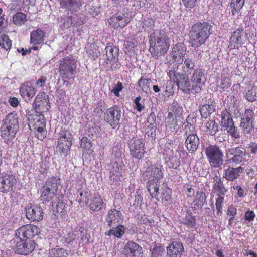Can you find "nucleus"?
Masks as SVG:
<instances>
[{"mask_svg": "<svg viewBox=\"0 0 257 257\" xmlns=\"http://www.w3.org/2000/svg\"><path fill=\"white\" fill-rule=\"evenodd\" d=\"M149 44V51L152 56L156 58L166 54L170 46L168 36L161 30H156L151 34Z\"/></svg>", "mask_w": 257, "mask_h": 257, "instance_id": "nucleus-1", "label": "nucleus"}, {"mask_svg": "<svg viewBox=\"0 0 257 257\" xmlns=\"http://www.w3.org/2000/svg\"><path fill=\"white\" fill-rule=\"evenodd\" d=\"M212 26L207 22H198L193 25L189 32L191 46L197 48L205 43L211 34Z\"/></svg>", "mask_w": 257, "mask_h": 257, "instance_id": "nucleus-2", "label": "nucleus"}, {"mask_svg": "<svg viewBox=\"0 0 257 257\" xmlns=\"http://www.w3.org/2000/svg\"><path fill=\"white\" fill-rule=\"evenodd\" d=\"M18 116L16 113H10L3 120L1 126V136L8 141L12 139L19 130Z\"/></svg>", "mask_w": 257, "mask_h": 257, "instance_id": "nucleus-3", "label": "nucleus"}, {"mask_svg": "<svg viewBox=\"0 0 257 257\" xmlns=\"http://www.w3.org/2000/svg\"><path fill=\"white\" fill-rule=\"evenodd\" d=\"M59 75L62 79L74 80L77 73V62L72 56L65 57L59 60Z\"/></svg>", "mask_w": 257, "mask_h": 257, "instance_id": "nucleus-4", "label": "nucleus"}, {"mask_svg": "<svg viewBox=\"0 0 257 257\" xmlns=\"http://www.w3.org/2000/svg\"><path fill=\"white\" fill-rule=\"evenodd\" d=\"M187 75L177 73L174 70H170L168 73L170 80L175 83L180 89L187 94L193 93L192 84Z\"/></svg>", "mask_w": 257, "mask_h": 257, "instance_id": "nucleus-5", "label": "nucleus"}, {"mask_svg": "<svg viewBox=\"0 0 257 257\" xmlns=\"http://www.w3.org/2000/svg\"><path fill=\"white\" fill-rule=\"evenodd\" d=\"M28 120L30 129L35 133L37 138L40 140L44 139L47 131L45 130L46 123L43 117L31 115L28 117Z\"/></svg>", "mask_w": 257, "mask_h": 257, "instance_id": "nucleus-6", "label": "nucleus"}, {"mask_svg": "<svg viewBox=\"0 0 257 257\" xmlns=\"http://www.w3.org/2000/svg\"><path fill=\"white\" fill-rule=\"evenodd\" d=\"M205 154L210 165L214 168H220L223 163V153L215 145H209L205 150Z\"/></svg>", "mask_w": 257, "mask_h": 257, "instance_id": "nucleus-7", "label": "nucleus"}, {"mask_svg": "<svg viewBox=\"0 0 257 257\" xmlns=\"http://www.w3.org/2000/svg\"><path fill=\"white\" fill-rule=\"evenodd\" d=\"M143 177L148 180V185H155L163 177L162 166L159 164L149 165L143 173Z\"/></svg>", "mask_w": 257, "mask_h": 257, "instance_id": "nucleus-8", "label": "nucleus"}, {"mask_svg": "<svg viewBox=\"0 0 257 257\" xmlns=\"http://www.w3.org/2000/svg\"><path fill=\"white\" fill-rule=\"evenodd\" d=\"M247 155V153L244 148L237 147L228 149L226 150L225 152V156L227 158L226 163L227 164L231 163L239 164L245 159Z\"/></svg>", "mask_w": 257, "mask_h": 257, "instance_id": "nucleus-9", "label": "nucleus"}, {"mask_svg": "<svg viewBox=\"0 0 257 257\" xmlns=\"http://www.w3.org/2000/svg\"><path fill=\"white\" fill-rule=\"evenodd\" d=\"M147 188L152 197L155 198L158 201H168L171 199V191L166 185L163 184L161 189L159 188L157 184L148 185Z\"/></svg>", "mask_w": 257, "mask_h": 257, "instance_id": "nucleus-10", "label": "nucleus"}, {"mask_svg": "<svg viewBox=\"0 0 257 257\" xmlns=\"http://www.w3.org/2000/svg\"><path fill=\"white\" fill-rule=\"evenodd\" d=\"M145 143L143 140L137 137L130 138L128 146L132 156L140 159L144 157L145 153Z\"/></svg>", "mask_w": 257, "mask_h": 257, "instance_id": "nucleus-11", "label": "nucleus"}, {"mask_svg": "<svg viewBox=\"0 0 257 257\" xmlns=\"http://www.w3.org/2000/svg\"><path fill=\"white\" fill-rule=\"evenodd\" d=\"M131 20V14L125 11L118 12L108 20L110 26L114 29L125 27Z\"/></svg>", "mask_w": 257, "mask_h": 257, "instance_id": "nucleus-12", "label": "nucleus"}, {"mask_svg": "<svg viewBox=\"0 0 257 257\" xmlns=\"http://www.w3.org/2000/svg\"><path fill=\"white\" fill-rule=\"evenodd\" d=\"M121 117V111L117 106L108 109L104 113V119L113 128L119 124Z\"/></svg>", "mask_w": 257, "mask_h": 257, "instance_id": "nucleus-13", "label": "nucleus"}, {"mask_svg": "<svg viewBox=\"0 0 257 257\" xmlns=\"http://www.w3.org/2000/svg\"><path fill=\"white\" fill-rule=\"evenodd\" d=\"M206 81L205 75L201 69H195L191 76L193 94L199 93Z\"/></svg>", "mask_w": 257, "mask_h": 257, "instance_id": "nucleus-14", "label": "nucleus"}, {"mask_svg": "<svg viewBox=\"0 0 257 257\" xmlns=\"http://www.w3.org/2000/svg\"><path fill=\"white\" fill-rule=\"evenodd\" d=\"M39 232V229L37 226L31 224L23 225L16 230V239L31 238L37 235Z\"/></svg>", "mask_w": 257, "mask_h": 257, "instance_id": "nucleus-15", "label": "nucleus"}, {"mask_svg": "<svg viewBox=\"0 0 257 257\" xmlns=\"http://www.w3.org/2000/svg\"><path fill=\"white\" fill-rule=\"evenodd\" d=\"M16 242L15 252L20 254L27 255L32 252L35 247V244L33 240H28L24 242L22 239H15Z\"/></svg>", "mask_w": 257, "mask_h": 257, "instance_id": "nucleus-16", "label": "nucleus"}, {"mask_svg": "<svg viewBox=\"0 0 257 257\" xmlns=\"http://www.w3.org/2000/svg\"><path fill=\"white\" fill-rule=\"evenodd\" d=\"M166 251L168 257H181L184 247L181 241L173 239L169 243Z\"/></svg>", "mask_w": 257, "mask_h": 257, "instance_id": "nucleus-17", "label": "nucleus"}, {"mask_svg": "<svg viewBox=\"0 0 257 257\" xmlns=\"http://www.w3.org/2000/svg\"><path fill=\"white\" fill-rule=\"evenodd\" d=\"M253 113L251 109H247L241 118L240 127L244 134L251 133L253 130Z\"/></svg>", "mask_w": 257, "mask_h": 257, "instance_id": "nucleus-18", "label": "nucleus"}, {"mask_svg": "<svg viewBox=\"0 0 257 257\" xmlns=\"http://www.w3.org/2000/svg\"><path fill=\"white\" fill-rule=\"evenodd\" d=\"M247 37L246 33L242 28H239L235 30L230 38L229 47L235 48L236 45H241L245 43Z\"/></svg>", "mask_w": 257, "mask_h": 257, "instance_id": "nucleus-19", "label": "nucleus"}, {"mask_svg": "<svg viewBox=\"0 0 257 257\" xmlns=\"http://www.w3.org/2000/svg\"><path fill=\"white\" fill-rule=\"evenodd\" d=\"M122 253L126 257L142 256V247L134 241H128L125 245Z\"/></svg>", "mask_w": 257, "mask_h": 257, "instance_id": "nucleus-20", "label": "nucleus"}, {"mask_svg": "<svg viewBox=\"0 0 257 257\" xmlns=\"http://www.w3.org/2000/svg\"><path fill=\"white\" fill-rule=\"evenodd\" d=\"M27 218L33 221H39L43 219L42 208L38 205L27 206L25 209Z\"/></svg>", "mask_w": 257, "mask_h": 257, "instance_id": "nucleus-21", "label": "nucleus"}, {"mask_svg": "<svg viewBox=\"0 0 257 257\" xmlns=\"http://www.w3.org/2000/svg\"><path fill=\"white\" fill-rule=\"evenodd\" d=\"M122 218V213L120 211L112 209L108 210L105 218V221L107 225L111 228L119 224Z\"/></svg>", "mask_w": 257, "mask_h": 257, "instance_id": "nucleus-22", "label": "nucleus"}, {"mask_svg": "<svg viewBox=\"0 0 257 257\" xmlns=\"http://www.w3.org/2000/svg\"><path fill=\"white\" fill-rule=\"evenodd\" d=\"M16 182L17 180L13 175H3L0 177V191L2 192L12 191Z\"/></svg>", "mask_w": 257, "mask_h": 257, "instance_id": "nucleus-23", "label": "nucleus"}, {"mask_svg": "<svg viewBox=\"0 0 257 257\" xmlns=\"http://www.w3.org/2000/svg\"><path fill=\"white\" fill-rule=\"evenodd\" d=\"M60 8L71 13L77 12L82 6L81 0H58Z\"/></svg>", "mask_w": 257, "mask_h": 257, "instance_id": "nucleus-24", "label": "nucleus"}, {"mask_svg": "<svg viewBox=\"0 0 257 257\" xmlns=\"http://www.w3.org/2000/svg\"><path fill=\"white\" fill-rule=\"evenodd\" d=\"M186 53V48L183 43H177L173 48L170 55L173 60L180 63Z\"/></svg>", "mask_w": 257, "mask_h": 257, "instance_id": "nucleus-25", "label": "nucleus"}, {"mask_svg": "<svg viewBox=\"0 0 257 257\" xmlns=\"http://www.w3.org/2000/svg\"><path fill=\"white\" fill-rule=\"evenodd\" d=\"M22 97L26 101H29L36 94V90L30 82L24 83L20 88Z\"/></svg>", "mask_w": 257, "mask_h": 257, "instance_id": "nucleus-26", "label": "nucleus"}, {"mask_svg": "<svg viewBox=\"0 0 257 257\" xmlns=\"http://www.w3.org/2000/svg\"><path fill=\"white\" fill-rule=\"evenodd\" d=\"M199 144V139L197 135L195 134H189L185 143L187 149L192 153L197 150Z\"/></svg>", "mask_w": 257, "mask_h": 257, "instance_id": "nucleus-27", "label": "nucleus"}, {"mask_svg": "<svg viewBox=\"0 0 257 257\" xmlns=\"http://www.w3.org/2000/svg\"><path fill=\"white\" fill-rule=\"evenodd\" d=\"M227 189L222 181L220 177L216 175L214 178L212 192L216 193V195H224Z\"/></svg>", "mask_w": 257, "mask_h": 257, "instance_id": "nucleus-28", "label": "nucleus"}, {"mask_svg": "<svg viewBox=\"0 0 257 257\" xmlns=\"http://www.w3.org/2000/svg\"><path fill=\"white\" fill-rule=\"evenodd\" d=\"M241 167L238 168L228 167L223 170V177L228 181H233L239 176V173L242 170Z\"/></svg>", "mask_w": 257, "mask_h": 257, "instance_id": "nucleus-29", "label": "nucleus"}, {"mask_svg": "<svg viewBox=\"0 0 257 257\" xmlns=\"http://www.w3.org/2000/svg\"><path fill=\"white\" fill-rule=\"evenodd\" d=\"M45 33L40 29L33 30L30 35V42L34 45H38L43 43Z\"/></svg>", "mask_w": 257, "mask_h": 257, "instance_id": "nucleus-30", "label": "nucleus"}, {"mask_svg": "<svg viewBox=\"0 0 257 257\" xmlns=\"http://www.w3.org/2000/svg\"><path fill=\"white\" fill-rule=\"evenodd\" d=\"M215 109V103L210 100L208 104L202 105L200 108L201 115L203 118L209 117Z\"/></svg>", "mask_w": 257, "mask_h": 257, "instance_id": "nucleus-31", "label": "nucleus"}, {"mask_svg": "<svg viewBox=\"0 0 257 257\" xmlns=\"http://www.w3.org/2000/svg\"><path fill=\"white\" fill-rule=\"evenodd\" d=\"M124 166V164L121 160L111 162L109 168L110 173L116 176H121L123 172L122 168Z\"/></svg>", "mask_w": 257, "mask_h": 257, "instance_id": "nucleus-32", "label": "nucleus"}, {"mask_svg": "<svg viewBox=\"0 0 257 257\" xmlns=\"http://www.w3.org/2000/svg\"><path fill=\"white\" fill-rule=\"evenodd\" d=\"M221 124L226 130L234 125L230 113L226 110L221 112Z\"/></svg>", "mask_w": 257, "mask_h": 257, "instance_id": "nucleus-33", "label": "nucleus"}, {"mask_svg": "<svg viewBox=\"0 0 257 257\" xmlns=\"http://www.w3.org/2000/svg\"><path fill=\"white\" fill-rule=\"evenodd\" d=\"M60 184V179L58 177H52L48 178L44 186L50 189L53 192L57 193Z\"/></svg>", "mask_w": 257, "mask_h": 257, "instance_id": "nucleus-34", "label": "nucleus"}, {"mask_svg": "<svg viewBox=\"0 0 257 257\" xmlns=\"http://www.w3.org/2000/svg\"><path fill=\"white\" fill-rule=\"evenodd\" d=\"M104 207V203L102 197L98 195L94 196L89 205V208L93 211H98Z\"/></svg>", "mask_w": 257, "mask_h": 257, "instance_id": "nucleus-35", "label": "nucleus"}, {"mask_svg": "<svg viewBox=\"0 0 257 257\" xmlns=\"http://www.w3.org/2000/svg\"><path fill=\"white\" fill-rule=\"evenodd\" d=\"M106 55L108 60L115 61L118 57L119 50L112 45L107 46L105 49Z\"/></svg>", "mask_w": 257, "mask_h": 257, "instance_id": "nucleus-36", "label": "nucleus"}, {"mask_svg": "<svg viewBox=\"0 0 257 257\" xmlns=\"http://www.w3.org/2000/svg\"><path fill=\"white\" fill-rule=\"evenodd\" d=\"M116 227H112L111 229L108 231H106L105 234L106 236H111L113 235L115 237L120 238L124 233L125 228L123 225H117Z\"/></svg>", "mask_w": 257, "mask_h": 257, "instance_id": "nucleus-37", "label": "nucleus"}, {"mask_svg": "<svg viewBox=\"0 0 257 257\" xmlns=\"http://www.w3.org/2000/svg\"><path fill=\"white\" fill-rule=\"evenodd\" d=\"M245 98L250 102L257 100V87L249 85L247 87L245 92Z\"/></svg>", "mask_w": 257, "mask_h": 257, "instance_id": "nucleus-38", "label": "nucleus"}, {"mask_svg": "<svg viewBox=\"0 0 257 257\" xmlns=\"http://www.w3.org/2000/svg\"><path fill=\"white\" fill-rule=\"evenodd\" d=\"M195 66V62L192 58L188 56L184 60L183 64V71L186 74L191 73Z\"/></svg>", "mask_w": 257, "mask_h": 257, "instance_id": "nucleus-39", "label": "nucleus"}, {"mask_svg": "<svg viewBox=\"0 0 257 257\" xmlns=\"http://www.w3.org/2000/svg\"><path fill=\"white\" fill-rule=\"evenodd\" d=\"M204 127L205 128V131L211 135H215L218 130V124L213 120L207 122Z\"/></svg>", "mask_w": 257, "mask_h": 257, "instance_id": "nucleus-40", "label": "nucleus"}, {"mask_svg": "<svg viewBox=\"0 0 257 257\" xmlns=\"http://www.w3.org/2000/svg\"><path fill=\"white\" fill-rule=\"evenodd\" d=\"M12 46V42L8 36L2 35L0 37V50H8Z\"/></svg>", "mask_w": 257, "mask_h": 257, "instance_id": "nucleus-41", "label": "nucleus"}, {"mask_svg": "<svg viewBox=\"0 0 257 257\" xmlns=\"http://www.w3.org/2000/svg\"><path fill=\"white\" fill-rule=\"evenodd\" d=\"M56 193L51 191L50 189L44 186L42 189L41 197L45 201H50L55 195Z\"/></svg>", "mask_w": 257, "mask_h": 257, "instance_id": "nucleus-42", "label": "nucleus"}, {"mask_svg": "<svg viewBox=\"0 0 257 257\" xmlns=\"http://www.w3.org/2000/svg\"><path fill=\"white\" fill-rule=\"evenodd\" d=\"M63 142H58L57 148L61 155L66 156L70 149L72 143H63Z\"/></svg>", "mask_w": 257, "mask_h": 257, "instance_id": "nucleus-43", "label": "nucleus"}, {"mask_svg": "<svg viewBox=\"0 0 257 257\" xmlns=\"http://www.w3.org/2000/svg\"><path fill=\"white\" fill-rule=\"evenodd\" d=\"M206 202L205 194L202 192H198L195 196V199L194 201L195 205L198 208H201Z\"/></svg>", "mask_w": 257, "mask_h": 257, "instance_id": "nucleus-44", "label": "nucleus"}, {"mask_svg": "<svg viewBox=\"0 0 257 257\" xmlns=\"http://www.w3.org/2000/svg\"><path fill=\"white\" fill-rule=\"evenodd\" d=\"M72 136L70 132L64 130L61 131L58 142L65 141V143H72Z\"/></svg>", "mask_w": 257, "mask_h": 257, "instance_id": "nucleus-45", "label": "nucleus"}, {"mask_svg": "<svg viewBox=\"0 0 257 257\" xmlns=\"http://www.w3.org/2000/svg\"><path fill=\"white\" fill-rule=\"evenodd\" d=\"M139 85L141 90L146 93L150 91L151 80L150 79L141 78L139 81Z\"/></svg>", "mask_w": 257, "mask_h": 257, "instance_id": "nucleus-46", "label": "nucleus"}, {"mask_svg": "<svg viewBox=\"0 0 257 257\" xmlns=\"http://www.w3.org/2000/svg\"><path fill=\"white\" fill-rule=\"evenodd\" d=\"M27 20L26 15L22 12H18L13 17V22L16 25H21Z\"/></svg>", "mask_w": 257, "mask_h": 257, "instance_id": "nucleus-47", "label": "nucleus"}, {"mask_svg": "<svg viewBox=\"0 0 257 257\" xmlns=\"http://www.w3.org/2000/svg\"><path fill=\"white\" fill-rule=\"evenodd\" d=\"M244 4V0H232L231 7L232 13L235 14L242 8Z\"/></svg>", "mask_w": 257, "mask_h": 257, "instance_id": "nucleus-48", "label": "nucleus"}, {"mask_svg": "<svg viewBox=\"0 0 257 257\" xmlns=\"http://www.w3.org/2000/svg\"><path fill=\"white\" fill-rule=\"evenodd\" d=\"M181 221L189 228H193L196 223L195 219L190 214H187L185 217L182 218Z\"/></svg>", "mask_w": 257, "mask_h": 257, "instance_id": "nucleus-49", "label": "nucleus"}, {"mask_svg": "<svg viewBox=\"0 0 257 257\" xmlns=\"http://www.w3.org/2000/svg\"><path fill=\"white\" fill-rule=\"evenodd\" d=\"M79 196H78V201L80 204L82 203L83 205L87 204L89 201V194L87 191L85 190H81L79 192Z\"/></svg>", "mask_w": 257, "mask_h": 257, "instance_id": "nucleus-50", "label": "nucleus"}, {"mask_svg": "<svg viewBox=\"0 0 257 257\" xmlns=\"http://www.w3.org/2000/svg\"><path fill=\"white\" fill-rule=\"evenodd\" d=\"M149 2L148 0H135L133 6L137 11L140 10L141 9H144L148 8Z\"/></svg>", "mask_w": 257, "mask_h": 257, "instance_id": "nucleus-51", "label": "nucleus"}, {"mask_svg": "<svg viewBox=\"0 0 257 257\" xmlns=\"http://www.w3.org/2000/svg\"><path fill=\"white\" fill-rule=\"evenodd\" d=\"M231 86L230 80L228 77H224L221 79V83L218 85V88L220 91H225Z\"/></svg>", "mask_w": 257, "mask_h": 257, "instance_id": "nucleus-52", "label": "nucleus"}, {"mask_svg": "<svg viewBox=\"0 0 257 257\" xmlns=\"http://www.w3.org/2000/svg\"><path fill=\"white\" fill-rule=\"evenodd\" d=\"M80 145L81 148L85 149L86 151L92 150V144L90 140L87 137H84L81 139Z\"/></svg>", "mask_w": 257, "mask_h": 257, "instance_id": "nucleus-53", "label": "nucleus"}, {"mask_svg": "<svg viewBox=\"0 0 257 257\" xmlns=\"http://www.w3.org/2000/svg\"><path fill=\"white\" fill-rule=\"evenodd\" d=\"M48 98V95L44 92L39 93L36 97L34 100L35 107L41 105V102H43L44 100H46Z\"/></svg>", "mask_w": 257, "mask_h": 257, "instance_id": "nucleus-54", "label": "nucleus"}, {"mask_svg": "<svg viewBox=\"0 0 257 257\" xmlns=\"http://www.w3.org/2000/svg\"><path fill=\"white\" fill-rule=\"evenodd\" d=\"M217 198L216 199L215 206L217 213H222L223 204L224 203V197L223 195H217Z\"/></svg>", "mask_w": 257, "mask_h": 257, "instance_id": "nucleus-55", "label": "nucleus"}, {"mask_svg": "<svg viewBox=\"0 0 257 257\" xmlns=\"http://www.w3.org/2000/svg\"><path fill=\"white\" fill-rule=\"evenodd\" d=\"M164 249L162 246H159L154 247L152 250V257H161L163 254Z\"/></svg>", "mask_w": 257, "mask_h": 257, "instance_id": "nucleus-56", "label": "nucleus"}, {"mask_svg": "<svg viewBox=\"0 0 257 257\" xmlns=\"http://www.w3.org/2000/svg\"><path fill=\"white\" fill-rule=\"evenodd\" d=\"M227 132L232 136V138L235 139H239L240 137V134L235 125L232 126L227 130Z\"/></svg>", "mask_w": 257, "mask_h": 257, "instance_id": "nucleus-57", "label": "nucleus"}, {"mask_svg": "<svg viewBox=\"0 0 257 257\" xmlns=\"http://www.w3.org/2000/svg\"><path fill=\"white\" fill-rule=\"evenodd\" d=\"M122 84L118 82L117 84L111 90V92L114 93L116 96L119 97L120 96L119 92L122 90Z\"/></svg>", "mask_w": 257, "mask_h": 257, "instance_id": "nucleus-58", "label": "nucleus"}, {"mask_svg": "<svg viewBox=\"0 0 257 257\" xmlns=\"http://www.w3.org/2000/svg\"><path fill=\"white\" fill-rule=\"evenodd\" d=\"M154 24V20L152 18L150 17H147L144 19L143 22V27L145 28H151Z\"/></svg>", "mask_w": 257, "mask_h": 257, "instance_id": "nucleus-59", "label": "nucleus"}, {"mask_svg": "<svg viewBox=\"0 0 257 257\" xmlns=\"http://www.w3.org/2000/svg\"><path fill=\"white\" fill-rule=\"evenodd\" d=\"M141 98L140 96L137 97L134 101V103L135 104V108L138 111H141L144 108V106L141 103H140V101L141 100Z\"/></svg>", "mask_w": 257, "mask_h": 257, "instance_id": "nucleus-60", "label": "nucleus"}, {"mask_svg": "<svg viewBox=\"0 0 257 257\" xmlns=\"http://www.w3.org/2000/svg\"><path fill=\"white\" fill-rule=\"evenodd\" d=\"M196 2L197 0H182L183 5L189 9L193 8L195 6Z\"/></svg>", "mask_w": 257, "mask_h": 257, "instance_id": "nucleus-61", "label": "nucleus"}, {"mask_svg": "<svg viewBox=\"0 0 257 257\" xmlns=\"http://www.w3.org/2000/svg\"><path fill=\"white\" fill-rule=\"evenodd\" d=\"M255 217V214L253 211H248L245 212L244 218L248 221H252Z\"/></svg>", "mask_w": 257, "mask_h": 257, "instance_id": "nucleus-62", "label": "nucleus"}, {"mask_svg": "<svg viewBox=\"0 0 257 257\" xmlns=\"http://www.w3.org/2000/svg\"><path fill=\"white\" fill-rule=\"evenodd\" d=\"M236 214H237L236 208L232 205L229 206L228 207V209H227V214L228 215H230V216L234 217V216Z\"/></svg>", "mask_w": 257, "mask_h": 257, "instance_id": "nucleus-63", "label": "nucleus"}, {"mask_svg": "<svg viewBox=\"0 0 257 257\" xmlns=\"http://www.w3.org/2000/svg\"><path fill=\"white\" fill-rule=\"evenodd\" d=\"M46 81L47 78L45 77L42 76L38 79V80L36 82V84L37 87H42L44 86Z\"/></svg>", "mask_w": 257, "mask_h": 257, "instance_id": "nucleus-64", "label": "nucleus"}]
</instances>
